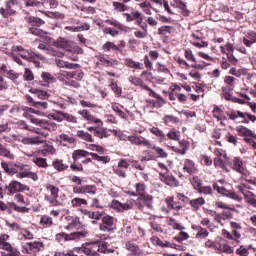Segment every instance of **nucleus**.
I'll list each match as a JSON object with an SVG mask.
<instances>
[{
  "mask_svg": "<svg viewBox=\"0 0 256 256\" xmlns=\"http://www.w3.org/2000/svg\"><path fill=\"white\" fill-rule=\"evenodd\" d=\"M236 255L249 256V250L245 248V246H240L238 249H236Z\"/></svg>",
  "mask_w": 256,
  "mask_h": 256,
  "instance_id": "obj_64",
  "label": "nucleus"
},
{
  "mask_svg": "<svg viewBox=\"0 0 256 256\" xmlns=\"http://www.w3.org/2000/svg\"><path fill=\"white\" fill-rule=\"evenodd\" d=\"M163 121L165 125H177V123H179V118L173 115H165Z\"/></svg>",
  "mask_w": 256,
  "mask_h": 256,
  "instance_id": "obj_34",
  "label": "nucleus"
},
{
  "mask_svg": "<svg viewBox=\"0 0 256 256\" xmlns=\"http://www.w3.org/2000/svg\"><path fill=\"white\" fill-rule=\"evenodd\" d=\"M244 197L247 200V203H249V205L256 207V196L255 194H253V192L247 191L246 194H244Z\"/></svg>",
  "mask_w": 256,
  "mask_h": 256,
  "instance_id": "obj_42",
  "label": "nucleus"
},
{
  "mask_svg": "<svg viewBox=\"0 0 256 256\" xmlns=\"http://www.w3.org/2000/svg\"><path fill=\"white\" fill-rule=\"evenodd\" d=\"M151 149H153L161 159H167V157H169V154L163 148L152 146Z\"/></svg>",
  "mask_w": 256,
  "mask_h": 256,
  "instance_id": "obj_54",
  "label": "nucleus"
},
{
  "mask_svg": "<svg viewBox=\"0 0 256 256\" xmlns=\"http://www.w3.org/2000/svg\"><path fill=\"white\" fill-rule=\"evenodd\" d=\"M150 133H152V135H155L156 137H159V139H160L159 142L160 143H165L167 141V136L158 127L150 128Z\"/></svg>",
  "mask_w": 256,
  "mask_h": 256,
  "instance_id": "obj_25",
  "label": "nucleus"
},
{
  "mask_svg": "<svg viewBox=\"0 0 256 256\" xmlns=\"http://www.w3.org/2000/svg\"><path fill=\"white\" fill-rule=\"evenodd\" d=\"M29 186L17 181L12 180L8 186L5 187L7 195H15L16 193H23V191H29Z\"/></svg>",
  "mask_w": 256,
  "mask_h": 256,
  "instance_id": "obj_3",
  "label": "nucleus"
},
{
  "mask_svg": "<svg viewBox=\"0 0 256 256\" xmlns=\"http://www.w3.org/2000/svg\"><path fill=\"white\" fill-rule=\"evenodd\" d=\"M184 171L186 173H189V175H193L194 173H197V168L195 167V163L192 160L186 159L184 161Z\"/></svg>",
  "mask_w": 256,
  "mask_h": 256,
  "instance_id": "obj_22",
  "label": "nucleus"
},
{
  "mask_svg": "<svg viewBox=\"0 0 256 256\" xmlns=\"http://www.w3.org/2000/svg\"><path fill=\"white\" fill-rule=\"evenodd\" d=\"M242 43L243 45H245V47H248L249 49L250 47H253V45H255L256 43V31L249 30L243 37Z\"/></svg>",
  "mask_w": 256,
  "mask_h": 256,
  "instance_id": "obj_13",
  "label": "nucleus"
},
{
  "mask_svg": "<svg viewBox=\"0 0 256 256\" xmlns=\"http://www.w3.org/2000/svg\"><path fill=\"white\" fill-rule=\"evenodd\" d=\"M26 246L30 249V251H41L44 247L43 242L39 241L27 242Z\"/></svg>",
  "mask_w": 256,
  "mask_h": 256,
  "instance_id": "obj_33",
  "label": "nucleus"
},
{
  "mask_svg": "<svg viewBox=\"0 0 256 256\" xmlns=\"http://www.w3.org/2000/svg\"><path fill=\"white\" fill-rule=\"evenodd\" d=\"M57 47L63 49L64 51H73V42L65 39L59 38L56 42Z\"/></svg>",
  "mask_w": 256,
  "mask_h": 256,
  "instance_id": "obj_17",
  "label": "nucleus"
},
{
  "mask_svg": "<svg viewBox=\"0 0 256 256\" xmlns=\"http://www.w3.org/2000/svg\"><path fill=\"white\" fill-rule=\"evenodd\" d=\"M124 65H126V67H130V69H138V70L145 69V66L143 65V63L134 61L131 58H126L124 60Z\"/></svg>",
  "mask_w": 256,
  "mask_h": 256,
  "instance_id": "obj_20",
  "label": "nucleus"
},
{
  "mask_svg": "<svg viewBox=\"0 0 256 256\" xmlns=\"http://www.w3.org/2000/svg\"><path fill=\"white\" fill-rule=\"evenodd\" d=\"M40 225L43 227H51V225H53V218L49 215H43L40 219Z\"/></svg>",
  "mask_w": 256,
  "mask_h": 256,
  "instance_id": "obj_39",
  "label": "nucleus"
},
{
  "mask_svg": "<svg viewBox=\"0 0 256 256\" xmlns=\"http://www.w3.org/2000/svg\"><path fill=\"white\" fill-rule=\"evenodd\" d=\"M173 29V27L171 26H162L158 29V35H167L171 34V30Z\"/></svg>",
  "mask_w": 256,
  "mask_h": 256,
  "instance_id": "obj_63",
  "label": "nucleus"
},
{
  "mask_svg": "<svg viewBox=\"0 0 256 256\" xmlns=\"http://www.w3.org/2000/svg\"><path fill=\"white\" fill-rule=\"evenodd\" d=\"M100 61L104 65H107V67H117V65H119V61L116 59L107 60V58L102 57Z\"/></svg>",
  "mask_w": 256,
  "mask_h": 256,
  "instance_id": "obj_52",
  "label": "nucleus"
},
{
  "mask_svg": "<svg viewBox=\"0 0 256 256\" xmlns=\"http://www.w3.org/2000/svg\"><path fill=\"white\" fill-rule=\"evenodd\" d=\"M26 23H29L30 25H34V27H41L42 25H45V21H43L39 17L35 16H27L25 18Z\"/></svg>",
  "mask_w": 256,
  "mask_h": 256,
  "instance_id": "obj_23",
  "label": "nucleus"
},
{
  "mask_svg": "<svg viewBox=\"0 0 256 256\" xmlns=\"http://www.w3.org/2000/svg\"><path fill=\"white\" fill-rule=\"evenodd\" d=\"M197 191H198V193H201L202 195H213V188H211V186H202Z\"/></svg>",
  "mask_w": 256,
  "mask_h": 256,
  "instance_id": "obj_60",
  "label": "nucleus"
},
{
  "mask_svg": "<svg viewBox=\"0 0 256 256\" xmlns=\"http://www.w3.org/2000/svg\"><path fill=\"white\" fill-rule=\"evenodd\" d=\"M55 153V148L53 146H47L41 151V155L43 157H49V155H54Z\"/></svg>",
  "mask_w": 256,
  "mask_h": 256,
  "instance_id": "obj_59",
  "label": "nucleus"
},
{
  "mask_svg": "<svg viewBox=\"0 0 256 256\" xmlns=\"http://www.w3.org/2000/svg\"><path fill=\"white\" fill-rule=\"evenodd\" d=\"M127 169H129V161L127 159H120L116 166H113V171L118 177L125 179L127 177Z\"/></svg>",
  "mask_w": 256,
  "mask_h": 256,
  "instance_id": "obj_7",
  "label": "nucleus"
},
{
  "mask_svg": "<svg viewBox=\"0 0 256 256\" xmlns=\"http://www.w3.org/2000/svg\"><path fill=\"white\" fill-rule=\"evenodd\" d=\"M97 186L95 185H83V195H96Z\"/></svg>",
  "mask_w": 256,
  "mask_h": 256,
  "instance_id": "obj_35",
  "label": "nucleus"
},
{
  "mask_svg": "<svg viewBox=\"0 0 256 256\" xmlns=\"http://www.w3.org/2000/svg\"><path fill=\"white\" fill-rule=\"evenodd\" d=\"M17 5H19V2L17 0H9L5 3V8H0V15L4 17V19H7L15 13H17Z\"/></svg>",
  "mask_w": 256,
  "mask_h": 256,
  "instance_id": "obj_5",
  "label": "nucleus"
},
{
  "mask_svg": "<svg viewBox=\"0 0 256 256\" xmlns=\"http://www.w3.org/2000/svg\"><path fill=\"white\" fill-rule=\"evenodd\" d=\"M76 137H78L82 141H86L87 143H95V139H93V135L83 130H78L76 133Z\"/></svg>",
  "mask_w": 256,
  "mask_h": 256,
  "instance_id": "obj_21",
  "label": "nucleus"
},
{
  "mask_svg": "<svg viewBox=\"0 0 256 256\" xmlns=\"http://www.w3.org/2000/svg\"><path fill=\"white\" fill-rule=\"evenodd\" d=\"M166 137H168L171 141H179V139L181 138V132L171 130L166 134Z\"/></svg>",
  "mask_w": 256,
  "mask_h": 256,
  "instance_id": "obj_45",
  "label": "nucleus"
},
{
  "mask_svg": "<svg viewBox=\"0 0 256 256\" xmlns=\"http://www.w3.org/2000/svg\"><path fill=\"white\" fill-rule=\"evenodd\" d=\"M12 51L18 53L19 56L22 57V59H25L26 61H35V57L37 59H45L43 55L39 53H35L32 50H26L22 46H13Z\"/></svg>",
  "mask_w": 256,
  "mask_h": 256,
  "instance_id": "obj_2",
  "label": "nucleus"
},
{
  "mask_svg": "<svg viewBox=\"0 0 256 256\" xmlns=\"http://www.w3.org/2000/svg\"><path fill=\"white\" fill-rule=\"evenodd\" d=\"M14 141L23 143V145H41V144H43V138H41V136L23 137L21 135H14Z\"/></svg>",
  "mask_w": 256,
  "mask_h": 256,
  "instance_id": "obj_8",
  "label": "nucleus"
},
{
  "mask_svg": "<svg viewBox=\"0 0 256 256\" xmlns=\"http://www.w3.org/2000/svg\"><path fill=\"white\" fill-rule=\"evenodd\" d=\"M190 205H191V207H193V209L197 210L202 205H205V199L197 198V199L190 200Z\"/></svg>",
  "mask_w": 256,
  "mask_h": 256,
  "instance_id": "obj_46",
  "label": "nucleus"
},
{
  "mask_svg": "<svg viewBox=\"0 0 256 256\" xmlns=\"http://www.w3.org/2000/svg\"><path fill=\"white\" fill-rule=\"evenodd\" d=\"M83 215H85V217H88V219H94L96 221H101V219H103V215H105V212L104 211L83 210Z\"/></svg>",
  "mask_w": 256,
  "mask_h": 256,
  "instance_id": "obj_16",
  "label": "nucleus"
},
{
  "mask_svg": "<svg viewBox=\"0 0 256 256\" xmlns=\"http://www.w3.org/2000/svg\"><path fill=\"white\" fill-rule=\"evenodd\" d=\"M150 225L155 233H163V227L155 220V217H153V221L150 222Z\"/></svg>",
  "mask_w": 256,
  "mask_h": 256,
  "instance_id": "obj_49",
  "label": "nucleus"
},
{
  "mask_svg": "<svg viewBox=\"0 0 256 256\" xmlns=\"http://www.w3.org/2000/svg\"><path fill=\"white\" fill-rule=\"evenodd\" d=\"M236 131L240 137H252V139H256L255 133L245 126H237Z\"/></svg>",
  "mask_w": 256,
  "mask_h": 256,
  "instance_id": "obj_18",
  "label": "nucleus"
},
{
  "mask_svg": "<svg viewBox=\"0 0 256 256\" xmlns=\"http://www.w3.org/2000/svg\"><path fill=\"white\" fill-rule=\"evenodd\" d=\"M135 203L134 199H130L126 203H121L117 200L112 201V207L113 209H117V211H120L123 213V211H131L133 209V204Z\"/></svg>",
  "mask_w": 256,
  "mask_h": 256,
  "instance_id": "obj_10",
  "label": "nucleus"
},
{
  "mask_svg": "<svg viewBox=\"0 0 256 256\" xmlns=\"http://www.w3.org/2000/svg\"><path fill=\"white\" fill-rule=\"evenodd\" d=\"M95 137H98V139H107L109 137V133L107 132V128L98 127L94 131Z\"/></svg>",
  "mask_w": 256,
  "mask_h": 256,
  "instance_id": "obj_32",
  "label": "nucleus"
},
{
  "mask_svg": "<svg viewBox=\"0 0 256 256\" xmlns=\"http://www.w3.org/2000/svg\"><path fill=\"white\" fill-rule=\"evenodd\" d=\"M125 247L127 251H130L134 256H147V253L141 250L139 246L132 241L126 242Z\"/></svg>",
  "mask_w": 256,
  "mask_h": 256,
  "instance_id": "obj_14",
  "label": "nucleus"
},
{
  "mask_svg": "<svg viewBox=\"0 0 256 256\" xmlns=\"http://www.w3.org/2000/svg\"><path fill=\"white\" fill-rule=\"evenodd\" d=\"M179 145H180V148H177L175 146L170 147L171 151H174V153H178V155H185L191 147V145L189 144V141L185 139L180 140Z\"/></svg>",
  "mask_w": 256,
  "mask_h": 256,
  "instance_id": "obj_12",
  "label": "nucleus"
},
{
  "mask_svg": "<svg viewBox=\"0 0 256 256\" xmlns=\"http://www.w3.org/2000/svg\"><path fill=\"white\" fill-rule=\"evenodd\" d=\"M174 3L177 5L178 9L183 11L184 15H189V10H187V3L183 2L182 0H173Z\"/></svg>",
  "mask_w": 256,
  "mask_h": 256,
  "instance_id": "obj_47",
  "label": "nucleus"
},
{
  "mask_svg": "<svg viewBox=\"0 0 256 256\" xmlns=\"http://www.w3.org/2000/svg\"><path fill=\"white\" fill-rule=\"evenodd\" d=\"M190 181L195 191H198L203 186V180H201V178H199L198 176H193Z\"/></svg>",
  "mask_w": 256,
  "mask_h": 256,
  "instance_id": "obj_44",
  "label": "nucleus"
},
{
  "mask_svg": "<svg viewBox=\"0 0 256 256\" xmlns=\"http://www.w3.org/2000/svg\"><path fill=\"white\" fill-rule=\"evenodd\" d=\"M112 7L117 13H125V11H129V6L121 2H113Z\"/></svg>",
  "mask_w": 256,
  "mask_h": 256,
  "instance_id": "obj_31",
  "label": "nucleus"
},
{
  "mask_svg": "<svg viewBox=\"0 0 256 256\" xmlns=\"http://www.w3.org/2000/svg\"><path fill=\"white\" fill-rule=\"evenodd\" d=\"M102 223H100V231H113V217L102 215Z\"/></svg>",
  "mask_w": 256,
  "mask_h": 256,
  "instance_id": "obj_15",
  "label": "nucleus"
},
{
  "mask_svg": "<svg viewBox=\"0 0 256 256\" xmlns=\"http://www.w3.org/2000/svg\"><path fill=\"white\" fill-rule=\"evenodd\" d=\"M230 227L232 229V233L233 236L235 237V239H240L241 238V229H243L241 227V224L237 223V222H231L230 223Z\"/></svg>",
  "mask_w": 256,
  "mask_h": 256,
  "instance_id": "obj_29",
  "label": "nucleus"
},
{
  "mask_svg": "<svg viewBox=\"0 0 256 256\" xmlns=\"http://www.w3.org/2000/svg\"><path fill=\"white\" fill-rule=\"evenodd\" d=\"M43 81H46V83H55V77L51 75L49 72H43L41 75Z\"/></svg>",
  "mask_w": 256,
  "mask_h": 256,
  "instance_id": "obj_58",
  "label": "nucleus"
},
{
  "mask_svg": "<svg viewBox=\"0 0 256 256\" xmlns=\"http://www.w3.org/2000/svg\"><path fill=\"white\" fill-rule=\"evenodd\" d=\"M81 157H89V152L79 149L75 150L72 153V158L74 159V161H77V159H81Z\"/></svg>",
  "mask_w": 256,
  "mask_h": 256,
  "instance_id": "obj_41",
  "label": "nucleus"
},
{
  "mask_svg": "<svg viewBox=\"0 0 256 256\" xmlns=\"http://www.w3.org/2000/svg\"><path fill=\"white\" fill-rule=\"evenodd\" d=\"M25 99L27 103L31 105V107H36L37 109H47V102L35 101V99L30 95H26Z\"/></svg>",
  "mask_w": 256,
  "mask_h": 256,
  "instance_id": "obj_19",
  "label": "nucleus"
},
{
  "mask_svg": "<svg viewBox=\"0 0 256 256\" xmlns=\"http://www.w3.org/2000/svg\"><path fill=\"white\" fill-rule=\"evenodd\" d=\"M72 207H82V205H87V200L84 198H73L71 200Z\"/></svg>",
  "mask_w": 256,
  "mask_h": 256,
  "instance_id": "obj_50",
  "label": "nucleus"
},
{
  "mask_svg": "<svg viewBox=\"0 0 256 256\" xmlns=\"http://www.w3.org/2000/svg\"><path fill=\"white\" fill-rule=\"evenodd\" d=\"M53 167L56 169V171H65V169H68V165L63 163V160L56 159L53 162Z\"/></svg>",
  "mask_w": 256,
  "mask_h": 256,
  "instance_id": "obj_38",
  "label": "nucleus"
},
{
  "mask_svg": "<svg viewBox=\"0 0 256 256\" xmlns=\"http://www.w3.org/2000/svg\"><path fill=\"white\" fill-rule=\"evenodd\" d=\"M30 121L33 123V125L46 129V131H57V124L55 122H50L48 120L35 117H31Z\"/></svg>",
  "mask_w": 256,
  "mask_h": 256,
  "instance_id": "obj_6",
  "label": "nucleus"
},
{
  "mask_svg": "<svg viewBox=\"0 0 256 256\" xmlns=\"http://www.w3.org/2000/svg\"><path fill=\"white\" fill-rule=\"evenodd\" d=\"M56 65H57V67H60V69H77V68H79V64L69 63L65 60H57Z\"/></svg>",
  "mask_w": 256,
  "mask_h": 256,
  "instance_id": "obj_28",
  "label": "nucleus"
},
{
  "mask_svg": "<svg viewBox=\"0 0 256 256\" xmlns=\"http://www.w3.org/2000/svg\"><path fill=\"white\" fill-rule=\"evenodd\" d=\"M217 253H233V248L229 244H218Z\"/></svg>",
  "mask_w": 256,
  "mask_h": 256,
  "instance_id": "obj_37",
  "label": "nucleus"
},
{
  "mask_svg": "<svg viewBox=\"0 0 256 256\" xmlns=\"http://www.w3.org/2000/svg\"><path fill=\"white\" fill-rule=\"evenodd\" d=\"M84 237H87V232L80 231V232H74L67 234L65 232H60L56 234V240L61 241H77V239H83Z\"/></svg>",
  "mask_w": 256,
  "mask_h": 256,
  "instance_id": "obj_4",
  "label": "nucleus"
},
{
  "mask_svg": "<svg viewBox=\"0 0 256 256\" xmlns=\"http://www.w3.org/2000/svg\"><path fill=\"white\" fill-rule=\"evenodd\" d=\"M0 157H5L6 159L13 161V159H15V154L11 153V150L7 149L5 145L0 143Z\"/></svg>",
  "mask_w": 256,
  "mask_h": 256,
  "instance_id": "obj_26",
  "label": "nucleus"
},
{
  "mask_svg": "<svg viewBox=\"0 0 256 256\" xmlns=\"http://www.w3.org/2000/svg\"><path fill=\"white\" fill-rule=\"evenodd\" d=\"M102 49L104 51H109L110 49H112V51H120L119 46L115 45V43L113 42H106L103 46Z\"/></svg>",
  "mask_w": 256,
  "mask_h": 256,
  "instance_id": "obj_55",
  "label": "nucleus"
},
{
  "mask_svg": "<svg viewBox=\"0 0 256 256\" xmlns=\"http://www.w3.org/2000/svg\"><path fill=\"white\" fill-rule=\"evenodd\" d=\"M184 57L187 59V61H191L192 63H197V58H195V55L193 54V51L191 49H186L184 51Z\"/></svg>",
  "mask_w": 256,
  "mask_h": 256,
  "instance_id": "obj_53",
  "label": "nucleus"
},
{
  "mask_svg": "<svg viewBox=\"0 0 256 256\" xmlns=\"http://www.w3.org/2000/svg\"><path fill=\"white\" fill-rule=\"evenodd\" d=\"M75 251L79 255L84 253L87 256H99V253H107V242H93L87 245H82L80 248H76Z\"/></svg>",
  "mask_w": 256,
  "mask_h": 256,
  "instance_id": "obj_1",
  "label": "nucleus"
},
{
  "mask_svg": "<svg viewBox=\"0 0 256 256\" xmlns=\"http://www.w3.org/2000/svg\"><path fill=\"white\" fill-rule=\"evenodd\" d=\"M46 17L50 19L57 18V19H65V14L57 13V12H43Z\"/></svg>",
  "mask_w": 256,
  "mask_h": 256,
  "instance_id": "obj_57",
  "label": "nucleus"
},
{
  "mask_svg": "<svg viewBox=\"0 0 256 256\" xmlns=\"http://www.w3.org/2000/svg\"><path fill=\"white\" fill-rule=\"evenodd\" d=\"M227 117H229V119H231V121H235V119H238V117H241V119H245V114L241 111H230V112H226Z\"/></svg>",
  "mask_w": 256,
  "mask_h": 256,
  "instance_id": "obj_40",
  "label": "nucleus"
},
{
  "mask_svg": "<svg viewBox=\"0 0 256 256\" xmlns=\"http://www.w3.org/2000/svg\"><path fill=\"white\" fill-rule=\"evenodd\" d=\"M59 114L62 115V117H64L65 121H68L69 123H77V117L64 112H59Z\"/></svg>",
  "mask_w": 256,
  "mask_h": 256,
  "instance_id": "obj_61",
  "label": "nucleus"
},
{
  "mask_svg": "<svg viewBox=\"0 0 256 256\" xmlns=\"http://www.w3.org/2000/svg\"><path fill=\"white\" fill-rule=\"evenodd\" d=\"M34 163L38 167H42L44 169L48 167L47 159H45V158H35L34 159Z\"/></svg>",
  "mask_w": 256,
  "mask_h": 256,
  "instance_id": "obj_62",
  "label": "nucleus"
},
{
  "mask_svg": "<svg viewBox=\"0 0 256 256\" xmlns=\"http://www.w3.org/2000/svg\"><path fill=\"white\" fill-rule=\"evenodd\" d=\"M139 7L142 8L143 13H145L146 15H152L153 12L151 11V2L144 1L139 4Z\"/></svg>",
  "mask_w": 256,
  "mask_h": 256,
  "instance_id": "obj_43",
  "label": "nucleus"
},
{
  "mask_svg": "<svg viewBox=\"0 0 256 256\" xmlns=\"http://www.w3.org/2000/svg\"><path fill=\"white\" fill-rule=\"evenodd\" d=\"M233 169L234 171H237V173L245 175V168H243V160H241V158L236 157L233 159Z\"/></svg>",
  "mask_w": 256,
  "mask_h": 256,
  "instance_id": "obj_24",
  "label": "nucleus"
},
{
  "mask_svg": "<svg viewBox=\"0 0 256 256\" xmlns=\"http://www.w3.org/2000/svg\"><path fill=\"white\" fill-rule=\"evenodd\" d=\"M47 191H50L51 197L57 198L59 197V188L53 186L51 184H46Z\"/></svg>",
  "mask_w": 256,
  "mask_h": 256,
  "instance_id": "obj_48",
  "label": "nucleus"
},
{
  "mask_svg": "<svg viewBox=\"0 0 256 256\" xmlns=\"http://www.w3.org/2000/svg\"><path fill=\"white\" fill-rule=\"evenodd\" d=\"M159 176H160V181H162V183H165L169 187H179V180H177V178H175V176H173L167 172L166 173L161 172V173H159Z\"/></svg>",
  "mask_w": 256,
  "mask_h": 256,
  "instance_id": "obj_9",
  "label": "nucleus"
},
{
  "mask_svg": "<svg viewBox=\"0 0 256 256\" xmlns=\"http://www.w3.org/2000/svg\"><path fill=\"white\" fill-rule=\"evenodd\" d=\"M78 115H81V117L84 119V121H88L89 123H101L103 125V121L97 117H95L91 112L87 109L79 110Z\"/></svg>",
  "mask_w": 256,
  "mask_h": 256,
  "instance_id": "obj_11",
  "label": "nucleus"
},
{
  "mask_svg": "<svg viewBox=\"0 0 256 256\" xmlns=\"http://www.w3.org/2000/svg\"><path fill=\"white\" fill-rule=\"evenodd\" d=\"M31 93H34V97H37L38 99H47L49 97V94L47 91L43 90H30Z\"/></svg>",
  "mask_w": 256,
  "mask_h": 256,
  "instance_id": "obj_51",
  "label": "nucleus"
},
{
  "mask_svg": "<svg viewBox=\"0 0 256 256\" xmlns=\"http://www.w3.org/2000/svg\"><path fill=\"white\" fill-rule=\"evenodd\" d=\"M138 201H142V203L147 207L148 209H153V197L149 194L145 195L143 194L138 198Z\"/></svg>",
  "mask_w": 256,
  "mask_h": 256,
  "instance_id": "obj_27",
  "label": "nucleus"
},
{
  "mask_svg": "<svg viewBox=\"0 0 256 256\" xmlns=\"http://www.w3.org/2000/svg\"><path fill=\"white\" fill-rule=\"evenodd\" d=\"M137 145H142L143 147H148V149H151L153 147V144H151V142L143 136H138V144Z\"/></svg>",
  "mask_w": 256,
  "mask_h": 256,
  "instance_id": "obj_56",
  "label": "nucleus"
},
{
  "mask_svg": "<svg viewBox=\"0 0 256 256\" xmlns=\"http://www.w3.org/2000/svg\"><path fill=\"white\" fill-rule=\"evenodd\" d=\"M38 49H43L46 55H52V57H61V53L53 48H46L43 44L38 46Z\"/></svg>",
  "mask_w": 256,
  "mask_h": 256,
  "instance_id": "obj_30",
  "label": "nucleus"
},
{
  "mask_svg": "<svg viewBox=\"0 0 256 256\" xmlns=\"http://www.w3.org/2000/svg\"><path fill=\"white\" fill-rule=\"evenodd\" d=\"M134 187L136 189V193L138 197L145 195V191H147V185H145V183L143 182L136 183Z\"/></svg>",
  "mask_w": 256,
  "mask_h": 256,
  "instance_id": "obj_36",
  "label": "nucleus"
}]
</instances>
